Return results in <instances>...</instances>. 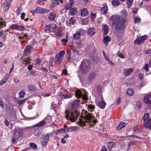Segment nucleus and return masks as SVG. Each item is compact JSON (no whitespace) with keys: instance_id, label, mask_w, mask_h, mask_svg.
<instances>
[{"instance_id":"f257e3e1","label":"nucleus","mask_w":151,"mask_h":151,"mask_svg":"<svg viewBox=\"0 0 151 151\" xmlns=\"http://www.w3.org/2000/svg\"><path fill=\"white\" fill-rule=\"evenodd\" d=\"M80 102L77 100L73 102L71 105L72 109L65 111V117L67 119L73 122L77 120L79 113L76 109L80 107Z\"/></svg>"},{"instance_id":"f03ea898","label":"nucleus","mask_w":151,"mask_h":151,"mask_svg":"<svg viewBox=\"0 0 151 151\" xmlns=\"http://www.w3.org/2000/svg\"><path fill=\"white\" fill-rule=\"evenodd\" d=\"M82 116L83 119L80 120L81 125L84 126L86 125H93L94 124L96 123V120H93L92 119V116L86 111H83L82 112Z\"/></svg>"},{"instance_id":"7ed1b4c3","label":"nucleus","mask_w":151,"mask_h":151,"mask_svg":"<svg viewBox=\"0 0 151 151\" xmlns=\"http://www.w3.org/2000/svg\"><path fill=\"white\" fill-rule=\"evenodd\" d=\"M91 67V63L87 59L83 60L80 65L78 71V77L81 78V74L86 73L89 70Z\"/></svg>"},{"instance_id":"20e7f679","label":"nucleus","mask_w":151,"mask_h":151,"mask_svg":"<svg viewBox=\"0 0 151 151\" xmlns=\"http://www.w3.org/2000/svg\"><path fill=\"white\" fill-rule=\"evenodd\" d=\"M125 19H122L117 23L115 26V32L116 35L123 34L125 28Z\"/></svg>"},{"instance_id":"39448f33","label":"nucleus","mask_w":151,"mask_h":151,"mask_svg":"<svg viewBox=\"0 0 151 151\" xmlns=\"http://www.w3.org/2000/svg\"><path fill=\"white\" fill-rule=\"evenodd\" d=\"M14 137L12 139V142L14 143L17 140L22 136L23 131L22 129L17 127L14 129Z\"/></svg>"},{"instance_id":"423d86ee","label":"nucleus","mask_w":151,"mask_h":151,"mask_svg":"<svg viewBox=\"0 0 151 151\" xmlns=\"http://www.w3.org/2000/svg\"><path fill=\"white\" fill-rule=\"evenodd\" d=\"M65 54V52L62 50L56 55L54 59V62L55 64L59 65L62 63L63 60V56Z\"/></svg>"},{"instance_id":"0eeeda50","label":"nucleus","mask_w":151,"mask_h":151,"mask_svg":"<svg viewBox=\"0 0 151 151\" xmlns=\"http://www.w3.org/2000/svg\"><path fill=\"white\" fill-rule=\"evenodd\" d=\"M44 124V121H40L39 123L34 125L32 129V131L35 135H38L40 134L39 128L42 126Z\"/></svg>"},{"instance_id":"6e6552de","label":"nucleus","mask_w":151,"mask_h":151,"mask_svg":"<svg viewBox=\"0 0 151 151\" xmlns=\"http://www.w3.org/2000/svg\"><path fill=\"white\" fill-rule=\"evenodd\" d=\"M49 11L48 9H44L42 7L38 6L35 9H32L30 12L32 14H44L48 12Z\"/></svg>"},{"instance_id":"1a4fd4ad","label":"nucleus","mask_w":151,"mask_h":151,"mask_svg":"<svg viewBox=\"0 0 151 151\" xmlns=\"http://www.w3.org/2000/svg\"><path fill=\"white\" fill-rule=\"evenodd\" d=\"M64 128L60 129L59 131L60 132L63 131L64 132H71L76 131L79 129V128L77 126H70L67 127L66 126H64Z\"/></svg>"},{"instance_id":"9d476101","label":"nucleus","mask_w":151,"mask_h":151,"mask_svg":"<svg viewBox=\"0 0 151 151\" xmlns=\"http://www.w3.org/2000/svg\"><path fill=\"white\" fill-rule=\"evenodd\" d=\"M57 25L55 24H49L46 25L44 28V30L46 32L49 33L50 32H53L56 30Z\"/></svg>"},{"instance_id":"9b49d317","label":"nucleus","mask_w":151,"mask_h":151,"mask_svg":"<svg viewBox=\"0 0 151 151\" xmlns=\"http://www.w3.org/2000/svg\"><path fill=\"white\" fill-rule=\"evenodd\" d=\"M50 137V135L48 134L42 135L40 139V142L43 147L47 144L49 141Z\"/></svg>"},{"instance_id":"f8f14e48","label":"nucleus","mask_w":151,"mask_h":151,"mask_svg":"<svg viewBox=\"0 0 151 151\" xmlns=\"http://www.w3.org/2000/svg\"><path fill=\"white\" fill-rule=\"evenodd\" d=\"M148 38V36L147 35H145L142 36L140 38H138L136 39L134 42L135 44H137L138 45H141L142 42L147 40Z\"/></svg>"},{"instance_id":"ddd939ff","label":"nucleus","mask_w":151,"mask_h":151,"mask_svg":"<svg viewBox=\"0 0 151 151\" xmlns=\"http://www.w3.org/2000/svg\"><path fill=\"white\" fill-rule=\"evenodd\" d=\"M11 0H5L2 5L3 10L4 12H6L9 9L11 5Z\"/></svg>"},{"instance_id":"4468645a","label":"nucleus","mask_w":151,"mask_h":151,"mask_svg":"<svg viewBox=\"0 0 151 151\" xmlns=\"http://www.w3.org/2000/svg\"><path fill=\"white\" fill-rule=\"evenodd\" d=\"M84 33V30L82 29H79L78 32L74 34L73 36V38L75 40H77L81 38V34H83Z\"/></svg>"},{"instance_id":"2eb2a0df","label":"nucleus","mask_w":151,"mask_h":151,"mask_svg":"<svg viewBox=\"0 0 151 151\" xmlns=\"http://www.w3.org/2000/svg\"><path fill=\"white\" fill-rule=\"evenodd\" d=\"M96 103H98V106L101 108L104 109L106 105V104L104 101L102 95L100 96V100L99 101L98 100L96 101Z\"/></svg>"},{"instance_id":"dca6fc26","label":"nucleus","mask_w":151,"mask_h":151,"mask_svg":"<svg viewBox=\"0 0 151 151\" xmlns=\"http://www.w3.org/2000/svg\"><path fill=\"white\" fill-rule=\"evenodd\" d=\"M110 19L111 21L112 24L114 25L120 19L119 16L117 15H113L111 17Z\"/></svg>"},{"instance_id":"f3484780","label":"nucleus","mask_w":151,"mask_h":151,"mask_svg":"<svg viewBox=\"0 0 151 151\" xmlns=\"http://www.w3.org/2000/svg\"><path fill=\"white\" fill-rule=\"evenodd\" d=\"M143 101L145 103L151 104V93L146 94L144 97Z\"/></svg>"},{"instance_id":"a211bd4d","label":"nucleus","mask_w":151,"mask_h":151,"mask_svg":"<svg viewBox=\"0 0 151 151\" xmlns=\"http://www.w3.org/2000/svg\"><path fill=\"white\" fill-rule=\"evenodd\" d=\"M33 48L30 45H27L25 48L24 53L25 55H27L31 53Z\"/></svg>"},{"instance_id":"6ab92c4d","label":"nucleus","mask_w":151,"mask_h":151,"mask_svg":"<svg viewBox=\"0 0 151 151\" xmlns=\"http://www.w3.org/2000/svg\"><path fill=\"white\" fill-rule=\"evenodd\" d=\"M102 52L103 53L104 58L105 60L111 65H115L114 63L110 60L106 53L104 50H102Z\"/></svg>"},{"instance_id":"aec40b11","label":"nucleus","mask_w":151,"mask_h":151,"mask_svg":"<svg viewBox=\"0 0 151 151\" xmlns=\"http://www.w3.org/2000/svg\"><path fill=\"white\" fill-rule=\"evenodd\" d=\"M69 14L72 16H75L77 14V9L76 8L73 7L70 9L69 11Z\"/></svg>"},{"instance_id":"412c9836","label":"nucleus","mask_w":151,"mask_h":151,"mask_svg":"<svg viewBox=\"0 0 151 151\" xmlns=\"http://www.w3.org/2000/svg\"><path fill=\"white\" fill-rule=\"evenodd\" d=\"M56 14L54 12H50L49 14L48 18L49 20L53 21L56 17Z\"/></svg>"},{"instance_id":"4be33fe9","label":"nucleus","mask_w":151,"mask_h":151,"mask_svg":"<svg viewBox=\"0 0 151 151\" xmlns=\"http://www.w3.org/2000/svg\"><path fill=\"white\" fill-rule=\"evenodd\" d=\"M144 126L147 128L151 129V119H148L146 122H145Z\"/></svg>"},{"instance_id":"5701e85b","label":"nucleus","mask_w":151,"mask_h":151,"mask_svg":"<svg viewBox=\"0 0 151 151\" xmlns=\"http://www.w3.org/2000/svg\"><path fill=\"white\" fill-rule=\"evenodd\" d=\"M88 13V11L86 8H83L81 11V15L82 17H85L87 15Z\"/></svg>"},{"instance_id":"b1692460","label":"nucleus","mask_w":151,"mask_h":151,"mask_svg":"<svg viewBox=\"0 0 151 151\" xmlns=\"http://www.w3.org/2000/svg\"><path fill=\"white\" fill-rule=\"evenodd\" d=\"M87 109L89 111L93 112L95 109V106L92 104H86Z\"/></svg>"},{"instance_id":"393cba45","label":"nucleus","mask_w":151,"mask_h":151,"mask_svg":"<svg viewBox=\"0 0 151 151\" xmlns=\"http://www.w3.org/2000/svg\"><path fill=\"white\" fill-rule=\"evenodd\" d=\"M96 32V30L93 28H90L88 30V33L90 36L93 35Z\"/></svg>"},{"instance_id":"a878e982","label":"nucleus","mask_w":151,"mask_h":151,"mask_svg":"<svg viewBox=\"0 0 151 151\" xmlns=\"http://www.w3.org/2000/svg\"><path fill=\"white\" fill-rule=\"evenodd\" d=\"M36 88L33 85L30 84L28 86L27 90L30 91H35L36 90Z\"/></svg>"},{"instance_id":"bb28decb","label":"nucleus","mask_w":151,"mask_h":151,"mask_svg":"<svg viewBox=\"0 0 151 151\" xmlns=\"http://www.w3.org/2000/svg\"><path fill=\"white\" fill-rule=\"evenodd\" d=\"M126 125V123L124 122H120L118 126L116 127V129L118 130L125 127Z\"/></svg>"},{"instance_id":"cd10ccee","label":"nucleus","mask_w":151,"mask_h":151,"mask_svg":"<svg viewBox=\"0 0 151 151\" xmlns=\"http://www.w3.org/2000/svg\"><path fill=\"white\" fill-rule=\"evenodd\" d=\"M73 2H69L66 4L64 7V8L66 10H68L71 8L73 6Z\"/></svg>"},{"instance_id":"c85d7f7f","label":"nucleus","mask_w":151,"mask_h":151,"mask_svg":"<svg viewBox=\"0 0 151 151\" xmlns=\"http://www.w3.org/2000/svg\"><path fill=\"white\" fill-rule=\"evenodd\" d=\"M108 9L107 6H104L101 8V11L102 14H106L108 12Z\"/></svg>"},{"instance_id":"c756f323","label":"nucleus","mask_w":151,"mask_h":151,"mask_svg":"<svg viewBox=\"0 0 151 151\" xmlns=\"http://www.w3.org/2000/svg\"><path fill=\"white\" fill-rule=\"evenodd\" d=\"M111 40L110 37L109 36H104L103 37V42L105 44H107L108 42L111 41Z\"/></svg>"},{"instance_id":"7c9ffc66","label":"nucleus","mask_w":151,"mask_h":151,"mask_svg":"<svg viewBox=\"0 0 151 151\" xmlns=\"http://www.w3.org/2000/svg\"><path fill=\"white\" fill-rule=\"evenodd\" d=\"M52 121L51 117L50 116H47L45 119L44 120H42L41 121H44V124L45 123H49Z\"/></svg>"},{"instance_id":"2f4dec72","label":"nucleus","mask_w":151,"mask_h":151,"mask_svg":"<svg viewBox=\"0 0 151 151\" xmlns=\"http://www.w3.org/2000/svg\"><path fill=\"white\" fill-rule=\"evenodd\" d=\"M75 92V95L78 98H80L82 96V93L80 90H77Z\"/></svg>"},{"instance_id":"473e14b6","label":"nucleus","mask_w":151,"mask_h":151,"mask_svg":"<svg viewBox=\"0 0 151 151\" xmlns=\"http://www.w3.org/2000/svg\"><path fill=\"white\" fill-rule=\"evenodd\" d=\"M112 4L114 6H117L120 4V2L118 0H113Z\"/></svg>"},{"instance_id":"72a5a7b5","label":"nucleus","mask_w":151,"mask_h":151,"mask_svg":"<svg viewBox=\"0 0 151 151\" xmlns=\"http://www.w3.org/2000/svg\"><path fill=\"white\" fill-rule=\"evenodd\" d=\"M27 37V35H21V36L19 37V39L22 43H23L24 42V39H26Z\"/></svg>"},{"instance_id":"f704fd0d","label":"nucleus","mask_w":151,"mask_h":151,"mask_svg":"<svg viewBox=\"0 0 151 151\" xmlns=\"http://www.w3.org/2000/svg\"><path fill=\"white\" fill-rule=\"evenodd\" d=\"M62 28H59L58 29V32H56V34L57 37H61L62 34Z\"/></svg>"},{"instance_id":"c9c22d12","label":"nucleus","mask_w":151,"mask_h":151,"mask_svg":"<svg viewBox=\"0 0 151 151\" xmlns=\"http://www.w3.org/2000/svg\"><path fill=\"white\" fill-rule=\"evenodd\" d=\"M96 78V75L94 73H91L89 76L88 79L89 81H93Z\"/></svg>"},{"instance_id":"e433bc0d","label":"nucleus","mask_w":151,"mask_h":151,"mask_svg":"<svg viewBox=\"0 0 151 151\" xmlns=\"http://www.w3.org/2000/svg\"><path fill=\"white\" fill-rule=\"evenodd\" d=\"M6 25V23L4 20L0 19V29L2 28L3 27Z\"/></svg>"},{"instance_id":"4c0bfd02","label":"nucleus","mask_w":151,"mask_h":151,"mask_svg":"<svg viewBox=\"0 0 151 151\" xmlns=\"http://www.w3.org/2000/svg\"><path fill=\"white\" fill-rule=\"evenodd\" d=\"M134 93V90L132 88H129L127 90V94L129 96L132 95Z\"/></svg>"},{"instance_id":"58836bf2","label":"nucleus","mask_w":151,"mask_h":151,"mask_svg":"<svg viewBox=\"0 0 151 151\" xmlns=\"http://www.w3.org/2000/svg\"><path fill=\"white\" fill-rule=\"evenodd\" d=\"M114 146V143L113 142H109L107 143L108 148L110 151Z\"/></svg>"},{"instance_id":"ea45409f","label":"nucleus","mask_w":151,"mask_h":151,"mask_svg":"<svg viewBox=\"0 0 151 151\" xmlns=\"http://www.w3.org/2000/svg\"><path fill=\"white\" fill-rule=\"evenodd\" d=\"M26 100V99H23L22 100H16V101L17 104L19 105H22L24 103Z\"/></svg>"},{"instance_id":"a19ab883","label":"nucleus","mask_w":151,"mask_h":151,"mask_svg":"<svg viewBox=\"0 0 151 151\" xmlns=\"http://www.w3.org/2000/svg\"><path fill=\"white\" fill-rule=\"evenodd\" d=\"M73 51L74 52H76L77 54L81 55L82 54V51L81 50H78L76 48H73Z\"/></svg>"},{"instance_id":"79ce46f5","label":"nucleus","mask_w":151,"mask_h":151,"mask_svg":"<svg viewBox=\"0 0 151 151\" xmlns=\"http://www.w3.org/2000/svg\"><path fill=\"white\" fill-rule=\"evenodd\" d=\"M103 30L105 35L106 34L108 33L109 30L108 26L107 25H105L103 27Z\"/></svg>"},{"instance_id":"37998d69","label":"nucleus","mask_w":151,"mask_h":151,"mask_svg":"<svg viewBox=\"0 0 151 151\" xmlns=\"http://www.w3.org/2000/svg\"><path fill=\"white\" fill-rule=\"evenodd\" d=\"M25 29V28L24 26L20 25H18L16 30L18 31H22L24 30Z\"/></svg>"},{"instance_id":"c03bdc74","label":"nucleus","mask_w":151,"mask_h":151,"mask_svg":"<svg viewBox=\"0 0 151 151\" xmlns=\"http://www.w3.org/2000/svg\"><path fill=\"white\" fill-rule=\"evenodd\" d=\"M76 17H72L70 19V24H74L76 22Z\"/></svg>"},{"instance_id":"a18cd8bd","label":"nucleus","mask_w":151,"mask_h":151,"mask_svg":"<svg viewBox=\"0 0 151 151\" xmlns=\"http://www.w3.org/2000/svg\"><path fill=\"white\" fill-rule=\"evenodd\" d=\"M133 0H127V5L128 8L131 7L133 2Z\"/></svg>"},{"instance_id":"49530a36","label":"nucleus","mask_w":151,"mask_h":151,"mask_svg":"<svg viewBox=\"0 0 151 151\" xmlns=\"http://www.w3.org/2000/svg\"><path fill=\"white\" fill-rule=\"evenodd\" d=\"M133 71L132 68H129L124 73V74L126 75H127L130 74Z\"/></svg>"},{"instance_id":"de8ad7c7","label":"nucleus","mask_w":151,"mask_h":151,"mask_svg":"<svg viewBox=\"0 0 151 151\" xmlns=\"http://www.w3.org/2000/svg\"><path fill=\"white\" fill-rule=\"evenodd\" d=\"M25 93V92L24 91H22L19 92V97L21 98L24 97V95Z\"/></svg>"},{"instance_id":"09e8293b","label":"nucleus","mask_w":151,"mask_h":151,"mask_svg":"<svg viewBox=\"0 0 151 151\" xmlns=\"http://www.w3.org/2000/svg\"><path fill=\"white\" fill-rule=\"evenodd\" d=\"M30 146L34 149H36L37 147L36 144L33 143H30Z\"/></svg>"},{"instance_id":"8fccbe9b","label":"nucleus","mask_w":151,"mask_h":151,"mask_svg":"<svg viewBox=\"0 0 151 151\" xmlns=\"http://www.w3.org/2000/svg\"><path fill=\"white\" fill-rule=\"evenodd\" d=\"M22 11V9L21 6H20L17 9L16 11V13L17 15H19L20 14V13Z\"/></svg>"},{"instance_id":"3c124183","label":"nucleus","mask_w":151,"mask_h":151,"mask_svg":"<svg viewBox=\"0 0 151 151\" xmlns=\"http://www.w3.org/2000/svg\"><path fill=\"white\" fill-rule=\"evenodd\" d=\"M53 2L55 4H59V2L62 3L63 2V0H53Z\"/></svg>"},{"instance_id":"603ef678","label":"nucleus","mask_w":151,"mask_h":151,"mask_svg":"<svg viewBox=\"0 0 151 151\" xmlns=\"http://www.w3.org/2000/svg\"><path fill=\"white\" fill-rule=\"evenodd\" d=\"M149 117V114L148 113H146L144 116L143 120L144 122H145L147 119H148Z\"/></svg>"},{"instance_id":"864d4df0","label":"nucleus","mask_w":151,"mask_h":151,"mask_svg":"<svg viewBox=\"0 0 151 151\" xmlns=\"http://www.w3.org/2000/svg\"><path fill=\"white\" fill-rule=\"evenodd\" d=\"M140 19L137 17H135L134 18V22L135 24L139 23L140 22Z\"/></svg>"},{"instance_id":"5fc2aeb1","label":"nucleus","mask_w":151,"mask_h":151,"mask_svg":"<svg viewBox=\"0 0 151 151\" xmlns=\"http://www.w3.org/2000/svg\"><path fill=\"white\" fill-rule=\"evenodd\" d=\"M136 107L138 109H140L141 107V103L139 101L137 102L136 104Z\"/></svg>"},{"instance_id":"6e6d98bb","label":"nucleus","mask_w":151,"mask_h":151,"mask_svg":"<svg viewBox=\"0 0 151 151\" xmlns=\"http://www.w3.org/2000/svg\"><path fill=\"white\" fill-rule=\"evenodd\" d=\"M71 95L70 94H66L65 95H62V97L64 98H69L70 97Z\"/></svg>"},{"instance_id":"4d7b16f0","label":"nucleus","mask_w":151,"mask_h":151,"mask_svg":"<svg viewBox=\"0 0 151 151\" xmlns=\"http://www.w3.org/2000/svg\"><path fill=\"white\" fill-rule=\"evenodd\" d=\"M18 25L13 24L11 25V27L12 29L13 30H16Z\"/></svg>"},{"instance_id":"13d9d810","label":"nucleus","mask_w":151,"mask_h":151,"mask_svg":"<svg viewBox=\"0 0 151 151\" xmlns=\"http://www.w3.org/2000/svg\"><path fill=\"white\" fill-rule=\"evenodd\" d=\"M82 99L84 100H86L88 99L87 95L86 93H85L82 95Z\"/></svg>"},{"instance_id":"bf43d9fd","label":"nucleus","mask_w":151,"mask_h":151,"mask_svg":"<svg viewBox=\"0 0 151 151\" xmlns=\"http://www.w3.org/2000/svg\"><path fill=\"white\" fill-rule=\"evenodd\" d=\"M144 68L146 71L149 70V65L148 63L146 64L144 67Z\"/></svg>"},{"instance_id":"052dcab7","label":"nucleus","mask_w":151,"mask_h":151,"mask_svg":"<svg viewBox=\"0 0 151 151\" xmlns=\"http://www.w3.org/2000/svg\"><path fill=\"white\" fill-rule=\"evenodd\" d=\"M91 18L92 19H93L96 18V14L95 13L92 12L91 13Z\"/></svg>"},{"instance_id":"680f3d73","label":"nucleus","mask_w":151,"mask_h":151,"mask_svg":"<svg viewBox=\"0 0 151 151\" xmlns=\"http://www.w3.org/2000/svg\"><path fill=\"white\" fill-rule=\"evenodd\" d=\"M35 64L36 65H38L40 64V60L39 59H37L35 61Z\"/></svg>"},{"instance_id":"e2e57ef3","label":"nucleus","mask_w":151,"mask_h":151,"mask_svg":"<svg viewBox=\"0 0 151 151\" xmlns=\"http://www.w3.org/2000/svg\"><path fill=\"white\" fill-rule=\"evenodd\" d=\"M7 81L4 79L3 80H2L0 82V85L1 86L3 85L4 83H6Z\"/></svg>"},{"instance_id":"0e129e2a","label":"nucleus","mask_w":151,"mask_h":151,"mask_svg":"<svg viewBox=\"0 0 151 151\" xmlns=\"http://www.w3.org/2000/svg\"><path fill=\"white\" fill-rule=\"evenodd\" d=\"M98 92H101L102 90L101 87V86H98L97 87Z\"/></svg>"},{"instance_id":"69168bd1","label":"nucleus","mask_w":151,"mask_h":151,"mask_svg":"<svg viewBox=\"0 0 151 151\" xmlns=\"http://www.w3.org/2000/svg\"><path fill=\"white\" fill-rule=\"evenodd\" d=\"M9 74L8 73H7L6 74L5 78L4 79L5 81H7L8 79L9 78Z\"/></svg>"},{"instance_id":"338daca9","label":"nucleus","mask_w":151,"mask_h":151,"mask_svg":"<svg viewBox=\"0 0 151 151\" xmlns=\"http://www.w3.org/2000/svg\"><path fill=\"white\" fill-rule=\"evenodd\" d=\"M25 14L24 12H23L21 14V18L22 19H24L25 18Z\"/></svg>"},{"instance_id":"774afa93","label":"nucleus","mask_w":151,"mask_h":151,"mask_svg":"<svg viewBox=\"0 0 151 151\" xmlns=\"http://www.w3.org/2000/svg\"><path fill=\"white\" fill-rule=\"evenodd\" d=\"M101 151H107V149L105 146H102Z\"/></svg>"}]
</instances>
